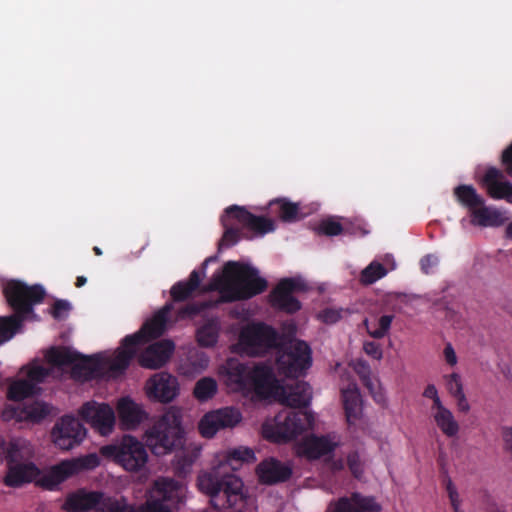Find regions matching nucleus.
I'll return each instance as SVG.
<instances>
[{"mask_svg": "<svg viewBox=\"0 0 512 512\" xmlns=\"http://www.w3.org/2000/svg\"><path fill=\"white\" fill-rule=\"evenodd\" d=\"M447 386L451 395H453L454 397L458 396L457 387L460 386V390L463 391V384L460 375L457 373H452L449 376Z\"/></svg>", "mask_w": 512, "mask_h": 512, "instance_id": "obj_51", "label": "nucleus"}, {"mask_svg": "<svg viewBox=\"0 0 512 512\" xmlns=\"http://www.w3.org/2000/svg\"><path fill=\"white\" fill-rule=\"evenodd\" d=\"M294 465L291 461H281L275 457L263 459L255 467L258 483L273 486L285 483L292 478Z\"/></svg>", "mask_w": 512, "mask_h": 512, "instance_id": "obj_18", "label": "nucleus"}, {"mask_svg": "<svg viewBox=\"0 0 512 512\" xmlns=\"http://www.w3.org/2000/svg\"><path fill=\"white\" fill-rule=\"evenodd\" d=\"M181 422V409L176 406H171L160 419L145 432L146 445L154 455L163 456L182 446L184 430Z\"/></svg>", "mask_w": 512, "mask_h": 512, "instance_id": "obj_7", "label": "nucleus"}, {"mask_svg": "<svg viewBox=\"0 0 512 512\" xmlns=\"http://www.w3.org/2000/svg\"><path fill=\"white\" fill-rule=\"evenodd\" d=\"M342 220L343 219L341 217L328 215L322 218L317 224H341L340 222Z\"/></svg>", "mask_w": 512, "mask_h": 512, "instance_id": "obj_63", "label": "nucleus"}, {"mask_svg": "<svg viewBox=\"0 0 512 512\" xmlns=\"http://www.w3.org/2000/svg\"><path fill=\"white\" fill-rule=\"evenodd\" d=\"M337 446L338 442L333 441L329 436L319 437L312 435L304 440L302 444V453L308 459L315 460L329 456Z\"/></svg>", "mask_w": 512, "mask_h": 512, "instance_id": "obj_29", "label": "nucleus"}, {"mask_svg": "<svg viewBox=\"0 0 512 512\" xmlns=\"http://www.w3.org/2000/svg\"><path fill=\"white\" fill-rule=\"evenodd\" d=\"M434 420L440 430L448 437L455 436L459 431V425L449 409L436 412L434 414Z\"/></svg>", "mask_w": 512, "mask_h": 512, "instance_id": "obj_36", "label": "nucleus"}, {"mask_svg": "<svg viewBox=\"0 0 512 512\" xmlns=\"http://www.w3.org/2000/svg\"><path fill=\"white\" fill-rule=\"evenodd\" d=\"M242 420V414L235 407H224L206 413L198 424L200 434L212 438L220 429L233 428Z\"/></svg>", "mask_w": 512, "mask_h": 512, "instance_id": "obj_17", "label": "nucleus"}, {"mask_svg": "<svg viewBox=\"0 0 512 512\" xmlns=\"http://www.w3.org/2000/svg\"><path fill=\"white\" fill-rule=\"evenodd\" d=\"M458 396L455 398L457 399V405L459 410L467 413L470 410V405L466 399V396L464 394V391L460 390V386L457 387Z\"/></svg>", "mask_w": 512, "mask_h": 512, "instance_id": "obj_55", "label": "nucleus"}, {"mask_svg": "<svg viewBox=\"0 0 512 512\" xmlns=\"http://www.w3.org/2000/svg\"><path fill=\"white\" fill-rule=\"evenodd\" d=\"M314 232L318 236L333 237L343 232V226H314Z\"/></svg>", "mask_w": 512, "mask_h": 512, "instance_id": "obj_48", "label": "nucleus"}, {"mask_svg": "<svg viewBox=\"0 0 512 512\" xmlns=\"http://www.w3.org/2000/svg\"><path fill=\"white\" fill-rule=\"evenodd\" d=\"M99 464L97 454L91 453L78 458L63 460L41 475L40 470L34 463H16L8 465L4 483L9 487H19L36 480L38 486L51 490L66 479L80 472L92 470Z\"/></svg>", "mask_w": 512, "mask_h": 512, "instance_id": "obj_2", "label": "nucleus"}, {"mask_svg": "<svg viewBox=\"0 0 512 512\" xmlns=\"http://www.w3.org/2000/svg\"><path fill=\"white\" fill-rule=\"evenodd\" d=\"M5 458L8 465L16 463H32L34 450L29 442L23 439L12 440L8 447L4 450Z\"/></svg>", "mask_w": 512, "mask_h": 512, "instance_id": "obj_30", "label": "nucleus"}, {"mask_svg": "<svg viewBox=\"0 0 512 512\" xmlns=\"http://www.w3.org/2000/svg\"><path fill=\"white\" fill-rule=\"evenodd\" d=\"M200 284V277L197 271H193L187 281L178 282L170 291L174 301L186 300Z\"/></svg>", "mask_w": 512, "mask_h": 512, "instance_id": "obj_34", "label": "nucleus"}, {"mask_svg": "<svg viewBox=\"0 0 512 512\" xmlns=\"http://www.w3.org/2000/svg\"><path fill=\"white\" fill-rule=\"evenodd\" d=\"M173 309L172 303L165 304L152 318L147 320L141 329L124 338L116 354L108 362V370L112 376L122 374L130 364L131 359L138 351V346L149 340L156 339L163 335L168 321V315Z\"/></svg>", "mask_w": 512, "mask_h": 512, "instance_id": "obj_6", "label": "nucleus"}, {"mask_svg": "<svg viewBox=\"0 0 512 512\" xmlns=\"http://www.w3.org/2000/svg\"><path fill=\"white\" fill-rule=\"evenodd\" d=\"M194 459L189 454L176 455L173 460V469L179 477H185L191 472Z\"/></svg>", "mask_w": 512, "mask_h": 512, "instance_id": "obj_42", "label": "nucleus"}, {"mask_svg": "<svg viewBox=\"0 0 512 512\" xmlns=\"http://www.w3.org/2000/svg\"><path fill=\"white\" fill-rule=\"evenodd\" d=\"M147 445L132 435H124L112 444L102 446L100 454L130 473H141L147 469L149 454Z\"/></svg>", "mask_w": 512, "mask_h": 512, "instance_id": "obj_9", "label": "nucleus"}, {"mask_svg": "<svg viewBox=\"0 0 512 512\" xmlns=\"http://www.w3.org/2000/svg\"><path fill=\"white\" fill-rule=\"evenodd\" d=\"M209 363L208 357L203 352H190L186 362L181 366L184 374L200 373Z\"/></svg>", "mask_w": 512, "mask_h": 512, "instance_id": "obj_38", "label": "nucleus"}, {"mask_svg": "<svg viewBox=\"0 0 512 512\" xmlns=\"http://www.w3.org/2000/svg\"><path fill=\"white\" fill-rule=\"evenodd\" d=\"M320 203L316 201L294 202L287 197H277L268 202L265 207H254L257 212L263 213L276 224V220L283 223H296L305 220L307 217L320 210Z\"/></svg>", "mask_w": 512, "mask_h": 512, "instance_id": "obj_10", "label": "nucleus"}, {"mask_svg": "<svg viewBox=\"0 0 512 512\" xmlns=\"http://www.w3.org/2000/svg\"><path fill=\"white\" fill-rule=\"evenodd\" d=\"M325 461H327L329 468L332 471H339L342 470L344 467V463L342 459H332L330 457L326 458Z\"/></svg>", "mask_w": 512, "mask_h": 512, "instance_id": "obj_62", "label": "nucleus"}, {"mask_svg": "<svg viewBox=\"0 0 512 512\" xmlns=\"http://www.w3.org/2000/svg\"><path fill=\"white\" fill-rule=\"evenodd\" d=\"M4 294L15 314L0 317V345L21 330L24 315L32 313L33 305L42 302L45 290L40 285L27 286L20 281H11L5 286Z\"/></svg>", "mask_w": 512, "mask_h": 512, "instance_id": "obj_3", "label": "nucleus"}, {"mask_svg": "<svg viewBox=\"0 0 512 512\" xmlns=\"http://www.w3.org/2000/svg\"><path fill=\"white\" fill-rule=\"evenodd\" d=\"M276 331L263 323L247 325L240 334L242 351L248 356H262L279 342Z\"/></svg>", "mask_w": 512, "mask_h": 512, "instance_id": "obj_14", "label": "nucleus"}, {"mask_svg": "<svg viewBox=\"0 0 512 512\" xmlns=\"http://www.w3.org/2000/svg\"><path fill=\"white\" fill-rule=\"evenodd\" d=\"M103 497L100 490L78 489L67 496L63 508L68 512H97Z\"/></svg>", "mask_w": 512, "mask_h": 512, "instance_id": "obj_22", "label": "nucleus"}, {"mask_svg": "<svg viewBox=\"0 0 512 512\" xmlns=\"http://www.w3.org/2000/svg\"><path fill=\"white\" fill-rule=\"evenodd\" d=\"M174 348V343L170 340L155 342L139 355L138 362L144 368L158 369L168 362Z\"/></svg>", "mask_w": 512, "mask_h": 512, "instance_id": "obj_23", "label": "nucleus"}, {"mask_svg": "<svg viewBox=\"0 0 512 512\" xmlns=\"http://www.w3.org/2000/svg\"><path fill=\"white\" fill-rule=\"evenodd\" d=\"M346 419L349 424H355L362 418L363 401L356 383L352 382L342 389Z\"/></svg>", "mask_w": 512, "mask_h": 512, "instance_id": "obj_28", "label": "nucleus"}, {"mask_svg": "<svg viewBox=\"0 0 512 512\" xmlns=\"http://www.w3.org/2000/svg\"><path fill=\"white\" fill-rule=\"evenodd\" d=\"M70 309V304L65 300H57L54 304L53 315L55 317H59L62 311H68Z\"/></svg>", "mask_w": 512, "mask_h": 512, "instance_id": "obj_61", "label": "nucleus"}, {"mask_svg": "<svg viewBox=\"0 0 512 512\" xmlns=\"http://www.w3.org/2000/svg\"><path fill=\"white\" fill-rule=\"evenodd\" d=\"M256 461L254 450L247 447L228 451L225 458L210 471L197 477V486L210 497L212 506L220 512H242L245 507L244 484L233 471L242 463Z\"/></svg>", "mask_w": 512, "mask_h": 512, "instance_id": "obj_1", "label": "nucleus"}, {"mask_svg": "<svg viewBox=\"0 0 512 512\" xmlns=\"http://www.w3.org/2000/svg\"><path fill=\"white\" fill-rule=\"evenodd\" d=\"M392 320H393V315L381 316L379 319V327L374 330L369 329V326H368L369 322L367 319L364 320V325L367 327V331L371 337L376 338V339H381L388 333L391 323H392Z\"/></svg>", "mask_w": 512, "mask_h": 512, "instance_id": "obj_44", "label": "nucleus"}, {"mask_svg": "<svg viewBox=\"0 0 512 512\" xmlns=\"http://www.w3.org/2000/svg\"><path fill=\"white\" fill-rule=\"evenodd\" d=\"M40 391V387H37L28 380L21 379L10 384L7 396L10 400L21 401L25 398L38 394Z\"/></svg>", "mask_w": 512, "mask_h": 512, "instance_id": "obj_33", "label": "nucleus"}, {"mask_svg": "<svg viewBox=\"0 0 512 512\" xmlns=\"http://www.w3.org/2000/svg\"><path fill=\"white\" fill-rule=\"evenodd\" d=\"M50 369L40 365H32L28 368L27 377L28 381L37 386L38 383H42L47 376L50 374Z\"/></svg>", "mask_w": 512, "mask_h": 512, "instance_id": "obj_45", "label": "nucleus"}, {"mask_svg": "<svg viewBox=\"0 0 512 512\" xmlns=\"http://www.w3.org/2000/svg\"><path fill=\"white\" fill-rule=\"evenodd\" d=\"M209 306L208 303H202L201 305L191 304L187 305L181 313L188 315L198 314L201 310L207 308Z\"/></svg>", "mask_w": 512, "mask_h": 512, "instance_id": "obj_58", "label": "nucleus"}, {"mask_svg": "<svg viewBox=\"0 0 512 512\" xmlns=\"http://www.w3.org/2000/svg\"><path fill=\"white\" fill-rule=\"evenodd\" d=\"M23 414H24L23 410H20L19 408H16L13 406H9L3 410L2 418L5 421H10L12 419H16V420L20 421L24 418Z\"/></svg>", "mask_w": 512, "mask_h": 512, "instance_id": "obj_50", "label": "nucleus"}, {"mask_svg": "<svg viewBox=\"0 0 512 512\" xmlns=\"http://www.w3.org/2000/svg\"><path fill=\"white\" fill-rule=\"evenodd\" d=\"M182 484L172 478L161 477L154 482L151 497L134 512H171V505L179 502Z\"/></svg>", "mask_w": 512, "mask_h": 512, "instance_id": "obj_12", "label": "nucleus"}, {"mask_svg": "<svg viewBox=\"0 0 512 512\" xmlns=\"http://www.w3.org/2000/svg\"><path fill=\"white\" fill-rule=\"evenodd\" d=\"M280 402L291 408H306L312 400V388L305 381H297L286 390L280 386Z\"/></svg>", "mask_w": 512, "mask_h": 512, "instance_id": "obj_26", "label": "nucleus"}, {"mask_svg": "<svg viewBox=\"0 0 512 512\" xmlns=\"http://www.w3.org/2000/svg\"><path fill=\"white\" fill-rule=\"evenodd\" d=\"M352 499L358 509L361 510V512H380L381 511V505L376 502L374 497H365L361 496L358 493L352 494Z\"/></svg>", "mask_w": 512, "mask_h": 512, "instance_id": "obj_43", "label": "nucleus"}, {"mask_svg": "<svg viewBox=\"0 0 512 512\" xmlns=\"http://www.w3.org/2000/svg\"><path fill=\"white\" fill-rule=\"evenodd\" d=\"M218 329L214 323H208L197 331V341L203 347L213 346L217 342Z\"/></svg>", "mask_w": 512, "mask_h": 512, "instance_id": "obj_41", "label": "nucleus"}, {"mask_svg": "<svg viewBox=\"0 0 512 512\" xmlns=\"http://www.w3.org/2000/svg\"><path fill=\"white\" fill-rule=\"evenodd\" d=\"M80 417L101 435L112 433L115 425V412L107 403L85 402L78 411Z\"/></svg>", "mask_w": 512, "mask_h": 512, "instance_id": "obj_16", "label": "nucleus"}, {"mask_svg": "<svg viewBox=\"0 0 512 512\" xmlns=\"http://www.w3.org/2000/svg\"><path fill=\"white\" fill-rule=\"evenodd\" d=\"M358 508L359 507L355 505L352 496L350 498L343 497L334 504L333 512H361Z\"/></svg>", "mask_w": 512, "mask_h": 512, "instance_id": "obj_46", "label": "nucleus"}, {"mask_svg": "<svg viewBox=\"0 0 512 512\" xmlns=\"http://www.w3.org/2000/svg\"><path fill=\"white\" fill-rule=\"evenodd\" d=\"M97 512H134V506L125 497H113L104 492Z\"/></svg>", "mask_w": 512, "mask_h": 512, "instance_id": "obj_35", "label": "nucleus"}, {"mask_svg": "<svg viewBox=\"0 0 512 512\" xmlns=\"http://www.w3.org/2000/svg\"><path fill=\"white\" fill-rule=\"evenodd\" d=\"M447 491L454 511L459 512V495L450 479L447 482Z\"/></svg>", "mask_w": 512, "mask_h": 512, "instance_id": "obj_53", "label": "nucleus"}, {"mask_svg": "<svg viewBox=\"0 0 512 512\" xmlns=\"http://www.w3.org/2000/svg\"><path fill=\"white\" fill-rule=\"evenodd\" d=\"M79 356L80 353L65 346L51 347L45 353L46 361L52 366L60 368L72 366Z\"/></svg>", "mask_w": 512, "mask_h": 512, "instance_id": "obj_31", "label": "nucleus"}, {"mask_svg": "<svg viewBox=\"0 0 512 512\" xmlns=\"http://www.w3.org/2000/svg\"><path fill=\"white\" fill-rule=\"evenodd\" d=\"M237 241V229L230 228L226 230L223 235L221 245L225 244L227 246L234 244Z\"/></svg>", "mask_w": 512, "mask_h": 512, "instance_id": "obj_56", "label": "nucleus"}, {"mask_svg": "<svg viewBox=\"0 0 512 512\" xmlns=\"http://www.w3.org/2000/svg\"><path fill=\"white\" fill-rule=\"evenodd\" d=\"M444 355H445V359L449 365H451V366L456 365V363H457L456 353L450 344L446 345V347L444 349Z\"/></svg>", "mask_w": 512, "mask_h": 512, "instance_id": "obj_60", "label": "nucleus"}, {"mask_svg": "<svg viewBox=\"0 0 512 512\" xmlns=\"http://www.w3.org/2000/svg\"><path fill=\"white\" fill-rule=\"evenodd\" d=\"M355 370L360 378H368V375L371 374L370 368L365 361L359 360L355 366Z\"/></svg>", "mask_w": 512, "mask_h": 512, "instance_id": "obj_57", "label": "nucleus"}, {"mask_svg": "<svg viewBox=\"0 0 512 512\" xmlns=\"http://www.w3.org/2000/svg\"><path fill=\"white\" fill-rule=\"evenodd\" d=\"M267 281L258 276V271L246 264L229 261L223 274L213 278L210 289L229 293L228 300L249 299L266 290Z\"/></svg>", "mask_w": 512, "mask_h": 512, "instance_id": "obj_5", "label": "nucleus"}, {"mask_svg": "<svg viewBox=\"0 0 512 512\" xmlns=\"http://www.w3.org/2000/svg\"><path fill=\"white\" fill-rule=\"evenodd\" d=\"M267 281L258 276V271L246 264L229 261L223 274L213 278L210 289L229 293L228 300L249 299L266 290Z\"/></svg>", "mask_w": 512, "mask_h": 512, "instance_id": "obj_4", "label": "nucleus"}, {"mask_svg": "<svg viewBox=\"0 0 512 512\" xmlns=\"http://www.w3.org/2000/svg\"><path fill=\"white\" fill-rule=\"evenodd\" d=\"M313 415L307 411H290L282 418L276 417V429L280 437L291 440L300 435L303 431L312 428Z\"/></svg>", "mask_w": 512, "mask_h": 512, "instance_id": "obj_20", "label": "nucleus"}, {"mask_svg": "<svg viewBox=\"0 0 512 512\" xmlns=\"http://www.w3.org/2000/svg\"><path fill=\"white\" fill-rule=\"evenodd\" d=\"M503 179L504 175L499 169L490 167L484 174L483 182L492 198L505 199L512 203V184Z\"/></svg>", "mask_w": 512, "mask_h": 512, "instance_id": "obj_27", "label": "nucleus"}, {"mask_svg": "<svg viewBox=\"0 0 512 512\" xmlns=\"http://www.w3.org/2000/svg\"><path fill=\"white\" fill-rule=\"evenodd\" d=\"M117 413L123 430H134L147 418L141 406L128 397L118 401Z\"/></svg>", "mask_w": 512, "mask_h": 512, "instance_id": "obj_25", "label": "nucleus"}, {"mask_svg": "<svg viewBox=\"0 0 512 512\" xmlns=\"http://www.w3.org/2000/svg\"><path fill=\"white\" fill-rule=\"evenodd\" d=\"M387 273L385 267L378 263L372 262L365 269L362 270L360 281L364 285H370L376 282L378 279L384 277Z\"/></svg>", "mask_w": 512, "mask_h": 512, "instance_id": "obj_40", "label": "nucleus"}, {"mask_svg": "<svg viewBox=\"0 0 512 512\" xmlns=\"http://www.w3.org/2000/svg\"><path fill=\"white\" fill-rule=\"evenodd\" d=\"M97 363L90 357L80 354L71 366V377L77 381H88L95 377Z\"/></svg>", "mask_w": 512, "mask_h": 512, "instance_id": "obj_32", "label": "nucleus"}, {"mask_svg": "<svg viewBox=\"0 0 512 512\" xmlns=\"http://www.w3.org/2000/svg\"><path fill=\"white\" fill-rule=\"evenodd\" d=\"M363 349L367 355L371 356L376 360H380L383 356L381 346L376 342H365L363 345Z\"/></svg>", "mask_w": 512, "mask_h": 512, "instance_id": "obj_49", "label": "nucleus"}, {"mask_svg": "<svg viewBox=\"0 0 512 512\" xmlns=\"http://www.w3.org/2000/svg\"><path fill=\"white\" fill-rule=\"evenodd\" d=\"M252 206L250 208L240 205H230L226 207L220 216V224H274L271 219L264 216L263 213L255 211Z\"/></svg>", "mask_w": 512, "mask_h": 512, "instance_id": "obj_24", "label": "nucleus"}, {"mask_svg": "<svg viewBox=\"0 0 512 512\" xmlns=\"http://www.w3.org/2000/svg\"><path fill=\"white\" fill-rule=\"evenodd\" d=\"M347 463L353 475L356 478H360L363 474V468L359 454L356 452L349 454L347 457Z\"/></svg>", "mask_w": 512, "mask_h": 512, "instance_id": "obj_47", "label": "nucleus"}, {"mask_svg": "<svg viewBox=\"0 0 512 512\" xmlns=\"http://www.w3.org/2000/svg\"><path fill=\"white\" fill-rule=\"evenodd\" d=\"M24 418L33 422H40L50 413V407L44 402H33L23 409Z\"/></svg>", "mask_w": 512, "mask_h": 512, "instance_id": "obj_39", "label": "nucleus"}, {"mask_svg": "<svg viewBox=\"0 0 512 512\" xmlns=\"http://www.w3.org/2000/svg\"><path fill=\"white\" fill-rule=\"evenodd\" d=\"M147 390L149 396H153L162 403H168L178 396L179 383L170 373L159 372L147 381Z\"/></svg>", "mask_w": 512, "mask_h": 512, "instance_id": "obj_21", "label": "nucleus"}, {"mask_svg": "<svg viewBox=\"0 0 512 512\" xmlns=\"http://www.w3.org/2000/svg\"><path fill=\"white\" fill-rule=\"evenodd\" d=\"M86 437V429L74 416L61 417L51 430L52 443L61 450H71Z\"/></svg>", "mask_w": 512, "mask_h": 512, "instance_id": "obj_15", "label": "nucleus"}, {"mask_svg": "<svg viewBox=\"0 0 512 512\" xmlns=\"http://www.w3.org/2000/svg\"><path fill=\"white\" fill-rule=\"evenodd\" d=\"M453 195L458 204L468 210L472 221L477 224H503L504 217L498 209L486 206L485 199L474 186L460 184L453 189Z\"/></svg>", "mask_w": 512, "mask_h": 512, "instance_id": "obj_11", "label": "nucleus"}, {"mask_svg": "<svg viewBox=\"0 0 512 512\" xmlns=\"http://www.w3.org/2000/svg\"><path fill=\"white\" fill-rule=\"evenodd\" d=\"M502 163L506 173L512 177V144L503 152Z\"/></svg>", "mask_w": 512, "mask_h": 512, "instance_id": "obj_54", "label": "nucleus"}, {"mask_svg": "<svg viewBox=\"0 0 512 512\" xmlns=\"http://www.w3.org/2000/svg\"><path fill=\"white\" fill-rule=\"evenodd\" d=\"M296 328L289 325L288 334L279 338L277 345L276 364L280 374L289 378H297L310 368L312 364V351L309 345L293 338Z\"/></svg>", "mask_w": 512, "mask_h": 512, "instance_id": "obj_8", "label": "nucleus"}, {"mask_svg": "<svg viewBox=\"0 0 512 512\" xmlns=\"http://www.w3.org/2000/svg\"><path fill=\"white\" fill-rule=\"evenodd\" d=\"M217 382L214 378L203 377L194 386L193 394L199 401H207L217 393Z\"/></svg>", "mask_w": 512, "mask_h": 512, "instance_id": "obj_37", "label": "nucleus"}, {"mask_svg": "<svg viewBox=\"0 0 512 512\" xmlns=\"http://www.w3.org/2000/svg\"><path fill=\"white\" fill-rule=\"evenodd\" d=\"M423 396L426 398H431V399L437 398L438 392H437L436 387L433 384H429L425 388V390L423 392Z\"/></svg>", "mask_w": 512, "mask_h": 512, "instance_id": "obj_64", "label": "nucleus"}, {"mask_svg": "<svg viewBox=\"0 0 512 512\" xmlns=\"http://www.w3.org/2000/svg\"><path fill=\"white\" fill-rule=\"evenodd\" d=\"M502 436L505 442V449L512 453V428L504 427L502 430Z\"/></svg>", "mask_w": 512, "mask_h": 512, "instance_id": "obj_59", "label": "nucleus"}, {"mask_svg": "<svg viewBox=\"0 0 512 512\" xmlns=\"http://www.w3.org/2000/svg\"><path fill=\"white\" fill-rule=\"evenodd\" d=\"M320 318L326 324L336 323L341 318V313L334 309H325L321 314Z\"/></svg>", "mask_w": 512, "mask_h": 512, "instance_id": "obj_52", "label": "nucleus"}, {"mask_svg": "<svg viewBox=\"0 0 512 512\" xmlns=\"http://www.w3.org/2000/svg\"><path fill=\"white\" fill-rule=\"evenodd\" d=\"M239 388L252 389L256 395L268 398L277 394L280 390L279 381L275 376L271 365L259 363L236 376Z\"/></svg>", "mask_w": 512, "mask_h": 512, "instance_id": "obj_13", "label": "nucleus"}, {"mask_svg": "<svg viewBox=\"0 0 512 512\" xmlns=\"http://www.w3.org/2000/svg\"><path fill=\"white\" fill-rule=\"evenodd\" d=\"M305 290L304 284L295 278H284L270 293L271 305L286 313H295L301 309V303L292 294L295 291Z\"/></svg>", "mask_w": 512, "mask_h": 512, "instance_id": "obj_19", "label": "nucleus"}]
</instances>
